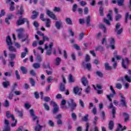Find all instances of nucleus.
<instances>
[{
	"mask_svg": "<svg viewBox=\"0 0 131 131\" xmlns=\"http://www.w3.org/2000/svg\"><path fill=\"white\" fill-rule=\"evenodd\" d=\"M6 42L8 46H9L8 49L10 52H12L14 53H16L17 52V49H16V48L12 46L13 45V42H12V39L11 38V37L10 36H8L7 37Z\"/></svg>",
	"mask_w": 131,
	"mask_h": 131,
	"instance_id": "nucleus-2",
	"label": "nucleus"
},
{
	"mask_svg": "<svg viewBox=\"0 0 131 131\" xmlns=\"http://www.w3.org/2000/svg\"><path fill=\"white\" fill-rule=\"evenodd\" d=\"M62 25V21L61 20L57 21L55 23V27L57 29H60L61 28V26Z\"/></svg>",
	"mask_w": 131,
	"mask_h": 131,
	"instance_id": "nucleus-19",
	"label": "nucleus"
},
{
	"mask_svg": "<svg viewBox=\"0 0 131 131\" xmlns=\"http://www.w3.org/2000/svg\"><path fill=\"white\" fill-rule=\"evenodd\" d=\"M15 112H17V113H18V116L19 117H23V112L20 111L18 110V109L16 108L15 110Z\"/></svg>",
	"mask_w": 131,
	"mask_h": 131,
	"instance_id": "nucleus-36",
	"label": "nucleus"
},
{
	"mask_svg": "<svg viewBox=\"0 0 131 131\" xmlns=\"http://www.w3.org/2000/svg\"><path fill=\"white\" fill-rule=\"evenodd\" d=\"M68 105L69 107L70 108V112H73L75 109H76V107H77V103L74 102V99L71 98L70 100H68Z\"/></svg>",
	"mask_w": 131,
	"mask_h": 131,
	"instance_id": "nucleus-4",
	"label": "nucleus"
},
{
	"mask_svg": "<svg viewBox=\"0 0 131 131\" xmlns=\"http://www.w3.org/2000/svg\"><path fill=\"white\" fill-rule=\"evenodd\" d=\"M120 107H125V108L127 107V102L125 98L121 99L120 100Z\"/></svg>",
	"mask_w": 131,
	"mask_h": 131,
	"instance_id": "nucleus-11",
	"label": "nucleus"
},
{
	"mask_svg": "<svg viewBox=\"0 0 131 131\" xmlns=\"http://www.w3.org/2000/svg\"><path fill=\"white\" fill-rule=\"evenodd\" d=\"M46 27L47 28H50L51 27V19L50 18H46Z\"/></svg>",
	"mask_w": 131,
	"mask_h": 131,
	"instance_id": "nucleus-21",
	"label": "nucleus"
},
{
	"mask_svg": "<svg viewBox=\"0 0 131 131\" xmlns=\"http://www.w3.org/2000/svg\"><path fill=\"white\" fill-rule=\"evenodd\" d=\"M33 67L35 69H38V68H40V64L38 63H34L33 64Z\"/></svg>",
	"mask_w": 131,
	"mask_h": 131,
	"instance_id": "nucleus-40",
	"label": "nucleus"
},
{
	"mask_svg": "<svg viewBox=\"0 0 131 131\" xmlns=\"http://www.w3.org/2000/svg\"><path fill=\"white\" fill-rule=\"evenodd\" d=\"M17 31L18 32L17 37L19 39L20 38H23V36H24V35L23 34V29H19L17 30Z\"/></svg>",
	"mask_w": 131,
	"mask_h": 131,
	"instance_id": "nucleus-12",
	"label": "nucleus"
},
{
	"mask_svg": "<svg viewBox=\"0 0 131 131\" xmlns=\"http://www.w3.org/2000/svg\"><path fill=\"white\" fill-rule=\"evenodd\" d=\"M15 5V3L11 2L10 4V6L9 7V10L11 11V12H13L15 11V7L14 6Z\"/></svg>",
	"mask_w": 131,
	"mask_h": 131,
	"instance_id": "nucleus-22",
	"label": "nucleus"
},
{
	"mask_svg": "<svg viewBox=\"0 0 131 131\" xmlns=\"http://www.w3.org/2000/svg\"><path fill=\"white\" fill-rule=\"evenodd\" d=\"M8 19H9V20H12V19H13V18H14V14H13L12 13H9L8 14H7V17Z\"/></svg>",
	"mask_w": 131,
	"mask_h": 131,
	"instance_id": "nucleus-47",
	"label": "nucleus"
},
{
	"mask_svg": "<svg viewBox=\"0 0 131 131\" xmlns=\"http://www.w3.org/2000/svg\"><path fill=\"white\" fill-rule=\"evenodd\" d=\"M4 106L5 107H6V108L10 106V102H9V101H8V100H5Z\"/></svg>",
	"mask_w": 131,
	"mask_h": 131,
	"instance_id": "nucleus-59",
	"label": "nucleus"
},
{
	"mask_svg": "<svg viewBox=\"0 0 131 131\" xmlns=\"http://www.w3.org/2000/svg\"><path fill=\"white\" fill-rule=\"evenodd\" d=\"M96 75H97V76H99V77L102 78L104 76V75L103 74V73H102V72L99 71H96Z\"/></svg>",
	"mask_w": 131,
	"mask_h": 131,
	"instance_id": "nucleus-44",
	"label": "nucleus"
},
{
	"mask_svg": "<svg viewBox=\"0 0 131 131\" xmlns=\"http://www.w3.org/2000/svg\"><path fill=\"white\" fill-rule=\"evenodd\" d=\"M125 79L128 81V82H131L130 77H128L127 75L125 76Z\"/></svg>",
	"mask_w": 131,
	"mask_h": 131,
	"instance_id": "nucleus-58",
	"label": "nucleus"
},
{
	"mask_svg": "<svg viewBox=\"0 0 131 131\" xmlns=\"http://www.w3.org/2000/svg\"><path fill=\"white\" fill-rule=\"evenodd\" d=\"M25 52H22L21 53V58L23 59V58H25L26 57V55L28 54V49L27 48H25L24 49Z\"/></svg>",
	"mask_w": 131,
	"mask_h": 131,
	"instance_id": "nucleus-15",
	"label": "nucleus"
},
{
	"mask_svg": "<svg viewBox=\"0 0 131 131\" xmlns=\"http://www.w3.org/2000/svg\"><path fill=\"white\" fill-rule=\"evenodd\" d=\"M15 74L16 75V79L18 80H20V75H19V72L18 71V70H16L15 71Z\"/></svg>",
	"mask_w": 131,
	"mask_h": 131,
	"instance_id": "nucleus-45",
	"label": "nucleus"
},
{
	"mask_svg": "<svg viewBox=\"0 0 131 131\" xmlns=\"http://www.w3.org/2000/svg\"><path fill=\"white\" fill-rule=\"evenodd\" d=\"M10 126H5L3 131H10Z\"/></svg>",
	"mask_w": 131,
	"mask_h": 131,
	"instance_id": "nucleus-64",
	"label": "nucleus"
},
{
	"mask_svg": "<svg viewBox=\"0 0 131 131\" xmlns=\"http://www.w3.org/2000/svg\"><path fill=\"white\" fill-rule=\"evenodd\" d=\"M86 68L88 70H90L92 68V64L90 63H86Z\"/></svg>",
	"mask_w": 131,
	"mask_h": 131,
	"instance_id": "nucleus-61",
	"label": "nucleus"
},
{
	"mask_svg": "<svg viewBox=\"0 0 131 131\" xmlns=\"http://www.w3.org/2000/svg\"><path fill=\"white\" fill-rule=\"evenodd\" d=\"M6 15V12H5L4 10H2L0 13V18L5 16Z\"/></svg>",
	"mask_w": 131,
	"mask_h": 131,
	"instance_id": "nucleus-57",
	"label": "nucleus"
},
{
	"mask_svg": "<svg viewBox=\"0 0 131 131\" xmlns=\"http://www.w3.org/2000/svg\"><path fill=\"white\" fill-rule=\"evenodd\" d=\"M104 67L106 71L111 70V69H112V67L109 66V63L107 62L104 63Z\"/></svg>",
	"mask_w": 131,
	"mask_h": 131,
	"instance_id": "nucleus-30",
	"label": "nucleus"
},
{
	"mask_svg": "<svg viewBox=\"0 0 131 131\" xmlns=\"http://www.w3.org/2000/svg\"><path fill=\"white\" fill-rule=\"evenodd\" d=\"M74 81H75V80H74V78H73V76L70 74L69 76V82L72 83L74 82Z\"/></svg>",
	"mask_w": 131,
	"mask_h": 131,
	"instance_id": "nucleus-25",
	"label": "nucleus"
},
{
	"mask_svg": "<svg viewBox=\"0 0 131 131\" xmlns=\"http://www.w3.org/2000/svg\"><path fill=\"white\" fill-rule=\"evenodd\" d=\"M61 118H62V114H61L57 115L55 117V119H57V120L61 119Z\"/></svg>",
	"mask_w": 131,
	"mask_h": 131,
	"instance_id": "nucleus-62",
	"label": "nucleus"
},
{
	"mask_svg": "<svg viewBox=\"0 0 131 131\" xmlns=\"http://www.w3.org/2000/svg\"><path fill=\"white\" fill-rule=\"evenodd\" d=\"M76 9H77V4H74L73 6L72 11L75 13V12H76Z\"/></svg>",
	"mask_w": 131,
	"mask_h": 131,
	"instance_id": "nucleus-50",
	"label": "nucleus"
},
{
	"mask_svg": "<svg viewBox=\"0 0 131 131\" xmlns=\"http://www.w3.org/2000/svg\"><path fill=\"white\" fill-rule=\"evenodd\" d=\"M130 61L128 58H126L125 59H122V67L124 69H127V66L129 64Z\"/></svg>",
	"mask_w": 131,
	"mask_h": 131,
	"instance_id": "nucleus-7",
	"label": "nucleus"
},
{
	"mask_svg": "<svg viewBox=\"0 0 131 131\" xmlns=\"http://www.w3.org/2000/svg\"><path fill=\"white\" fill-rule=\"evenodd\" d=\"M42 67L43 68H45V69H51V64H50V62H48L47 66L46 65V63H45V62L43 63Z\"/></svg>",
	"mask_w": 131,
	"mask_h": 131,
	"instance_id": "nucleus-29",
	"label": "nucleus"
},
{
	"mask_svg": "<svg viewBox=\"0 0 131 131\" xmlns=\"http://www.w3.org/2000/svg\"><path fill=\"white\" fill-rule=\"evenodd\" d=\"M65 90H66V88H65V84L60 83L59 86V91L60 92H65Z\"/></svg>",
	"mask_w": 131,
	"mask_h": 131,
	"instance_id": "nucleus-18",
	"label": "nucleus"
},
{
	"mask_svg": "<svg viewBox=\"0 0 131 131\" xmlns=\"http://www.w3.org/2000/svg\"><path fill=\"white\" fill-rule=\"evenodd\" d=\"M107 18L110 20V21H112L113 18H112V15L111 14V13H108L107 15Z\"/></svg>",
	"mask_w": 131,
	"mask_h": 131,
	"instance_id": "nucleus-60",
	"label": "nucleus"
},
{
	"mask_svg": "<svg viewBox=\"0 0 131 131\" xmlns=\"http://www.w3.org/2000/svg\"><path fill=\"white\" fill-rule=\"evenodd\" d=\"M32 13L35 14L32 15L31 16V19H32L33 20H34V19H36V18H37V16H38V12L35 11H33L32 12Z\"/></svg>",
	"mask_w": 131,
	"mask_h": 131,
	"instance_id": "nucleus-20",
	"label": "nucleus"
},
{
	"mask_svg": "<svg viewBox=\"0 0 131 131\" xmlns=\"http://www.w3.org/2000/svg\"><path fill=\"white\" fill-rule=\"evenodd\" d=\"M55 65L56 66H59L60 65V63H61V59L60 57H57L55 60Z\"/></svg>",
	"mask_w": 131,
	"mask_h": 131,
	"instance_id": "nucleus-27",
	"label": "nucleus"
},
{
	"mask_svg": "<svg viewBox=\"0 0 131 131\" xmlns=\"http://www.w3.org/2000/svg\"><path fill=\"white\" fill-rule=\"evenodd\" d=\"M43 105L45 109L47 111H49V110H50V106L48 105V104L43 103Z\"/></svg>",
	"mask_w": 131,
	"mask_h": 131,
	"instance_id": "nucleus-55",
	"label": "nucleus"
},
{
	"mask_svg": "<svg viewBox=\"0 0 131 131\" xmlns=\"http://www.w3.org/2000/svg\"><path fill=\"white\" fill-rule=\"evenodd\" d=\"M3 84L4 88H8V86H9V85H10V82L8 81H4L3 82Z\"/></svg>",
	"mask_w": 131,
	"mask_h": 131,
	"instance_id": "nucleus-39",
	"label": "nucleus"
},
{
	"mask_svg": "<svg viewBox=\"0 0 131 131\" xmlns=\"http://www.w3.org/2000/svg\"><path fill=\"white\" fill-rule=\"evenodd\" d=\"M116 89H118V90H120L121 89H122V85L120 83H117L116 84Z\"/></svg>",
	"mask_w": 131,
	"mask_h": 131,
	"instance_id": "nucleus-53",
	"label": "nucleus"
},
{
	"mask_svg": "<svg viewBox=\"0 0 131 131\" xmlns=\"http://www.w3.org/2000/svg\"><path fill=\"white\" fill-rule=\"evenodd\" d=\"M40 19L43 22H45L47 18H45V14L43 13H41L40 15Z\"/></svg>",
	"mask_w": 131,
	"mask_h": 131,
	"instance_id": "nucleus-41",
	"label": "nucleus"
},
{
	"mask_svg": "<svg viewBox=\"0 0 131 131\" xmlns=\"http://www.w3.org/2000/svg\"><path fill=\"white\" fill-rule=\"evenodd\" d=\"M84 35H85V33L82 32V33H80L79 38V40H82V38H83V36H84Z\"/></svg>",
	"mask_w": 131,
	"mask_h": 131,
	"instance_id": "nucleus-51",
	"label": "nucleus"
},
{
	"mask_svg": "<svg viewBox=\"0 0 131 131\" xmlns=\"http://www.w3.org/2000/svg\"><path fill=\"white\" fill-rule=\"evenodd\" d=\"M12 116V115L10 114V111H7L6 112V117L7 118H10V117Z\"/></svg>",
	"mask_w": 131,
	"mask_h": 131,
	"instance_id": "nucleus-63",
	"label": "nucleus"
},
{
	"mask_svg": "<svg viewBox=\"0 0 131 131\" xmlns=\"http://www.w3.org/2000/svg\"><path fill=\"white\" fill-rule=\"evenodd\" d=\"M20 70L23 72V74H27V69L25 67H21Z\"/></svg>",
	"mask_w": 131,
	"mask_h": 131,
	"instance_id": "nucleus-31",
	"label": "nucleus"
},
{
	"mask_svg": "<svg viewBox=\"0 0 131 131\" xmlns=\"http://www.w3.org/2000/svg\"><path fill=\"white\" fill-rule=\"evenodd\" d=\"M99 14H100V16H101V17H103L104 16V7L101 6L99 8Z\"/></svg>",
	"mask_w": 131,
	"mask_h": 131,
	"instance_id": "nucleus-24",
	"label": "nucleus"
},
{
	"mask_svg": "<svg viewBox=\"0 0 131 131\" xmlns=\"http://www.w3.org/2000/svg\"><path fill=\"white\" fill-rule=\"evenodd\" d=\"M9 56L11 61H13L15 59V58H16V54L14 53L10 54Z\"/></svg>",
	"mask_w": 131,
	"mask_h": 131,
	"instance_id": "nucleus-33",
	"label": "nucleus"
},
{
	"mask_svg": "<svg viewBox=\"0 0 131 131\" xmlns=\"http://www.w3.org/2000/svg\"><path fill=\"white\" fill-rule=\"evenodd\" d=\"M121 25L120 24H119V23H118L116 24V27L115 28V32H117V34H118V35H120V34H121L123 31V29L122 28L121 29H119V28H120ZM118 29H119L118 30Z\"/></svg>",
	"mask_w": 131,
	"mask_h": 131,
	"instance_id": "nucleus-6",
	"label": "nucleus"
},
{
	"mask_svg": "<svg viewBox=\"0 0 131 131\" xmlns=\"http://www.w3.org/2000/svg\"><path fill=\"white\" fill-rule=\"evenodd\" d=\"M96 51H100V52H103L104 51V48L102 46H99L95 48Z\"/></svg>",
	"mask_w": 131,
	"mask_h": 131,
	"instance_id": "nucleus-38",
	"label": "nucleus"
},
{
	"mask_svg": "<svg viewBox=\"0 0 131 131\" xmlns=\"http://www.w3.org/2000/svg\"><path fill=\"white\" fill-rule=\"evenodd\" d=\"M108 40L110 45H115V39H114V38L111 37Z\"/></svg>",
	"mask_w": 131,
	"mask_h": 131,
	"instance_id": "nucleus-42",
	"label": "nucleus"
},
{
	"mask_svg": "<svg viewBox=\"0 0 131 131\" xmlns=\"http://www.w3.org/2000/svg\"><path fill=\"white\" fill-rule=\"evenodd\" d=\"M24 13V9H23V6L21 5L20 7V10L16 11V15H20L19 19L17 20V26H20L25 24L26 23L27 26H29V20L26 18H23L22 15Z\"/></svg>",
	"mask_w": 131,
	"mask_h": 131,
	"instance_id": "nucleus-1",
	"label": "nucleus"
},
{
	"mask_svg": "<svg viewBox=\"0 0 131 131\" xmlns=\"http://www.w3.org/2000/svg\"><path fill=\"white\" fill-rule=\"evenodd\" d=\"M53 46H54V43L53 42H51L49 46H48V45L47 44L45 45V50H47L46 52V55L47 56H51L52 55Z\"/></svg>",
	"mask_w": 131,
	"mask_h": 131,
	"instance_id": "nucleus-5",
	"label": "nucleus"
},
{
	"mask_svg": "<svg viewBox=\"0 0 131 131\" xmlns=\"http://www.w3.org/2000/svg\"><path fill=\"white\" fill-rule=\"evenodd\" d=\"M87 26H91V16L88 15L86 19Z\"/></svg>",
	"mask_w": 131,
	"mask_h": 131,
	"instance_id": "nucleus-26",
	"label": "nucleus"
},
{
	"mask_svg": "<svg viewBox=\"0 0 131 131\" xmlns=\"http://www.w3.org/2000/svg\"><path fill=\"white\" fill-rule=\"evenodd\" d=\"M124 4V0H118L117 2L118 6H119L120 7H121L123 6Z\"/></svg>",
	"mask_w": 131,
	"mask_h": 131,
	"instance_id": "nucleus-35",
	"label": "nucleus"
},
{
	"mask_svg": "<svg viewBox=\"0 0 131 131\" xmlns=\"http://www.w3.org/2000/svg\"><path fill=\"white\" fill-rule=\"evenodd\" d=\"M65 21L67 25H73V23H72V20H71V18L69 17H66Z\"/></svg>",
	"mask_w": 131,
	"mask_h": 131,
	"instance_id": "nucleus-16",
	"label": "nucleus"
},
{
	"mask_svg": "<svg viewBox=\"0 0 131 131\" xmlns=\"http://www.w3.org/2000/svg\"><path fill=\"white\" fill-rule=\"evenodd\" d=\"M36 60L37 62H38V63H40V62L42 61V59H41V56H40V55L39 54L37 55Z\"/></svg>",
	"mask_w": 131,
	"mask_h": 131,
	"instance_id": "nucleus-43",
	"label": "nucleus"
},
{
	"mask_svg": "<svg viewBox=\"0 0 131 131\" xmlns=\"http://www.w3.org/2000/svg\"><path fill=\"white\" fill-rule=\"evenodd\" d=\"M107 127L110 130H112L114 128V121L113 120L110 121L108 123V126Z\"/></svg>",
	"mask_w": 131,
	"mask_h": 131,
	"instance_id": "nucleus-14",
	"label": "nucleus"
},
{
	"mask_svg": "<svg viewBox=\"0 0 131 131\" xmlns=\"http://www.w3.org/2000/svg\"><path fill=\"white\" fill-rule=\"evenodd\" d=\"M71 117L74 121H75L76 119H77V116H76V114H75V113H72Z\"/></svg>",
	"mask_w": 131,
	"mask_h": 131,
	"instance_id": "nucleus-48",
	"label": "nucleus"
},
{
	"mask_svg": "<svg viewBox=\"0 0 131 131\" xmlns=\"http://www.w3.org/2000/svg\"><path fill=\"white\" fill-rule=\"evenodd\" d=\"M48 124H49V125H50V126H51L52 127H54V126H55V124L54 123V122H53V121L51 120L48 121Z\"/></svg>",
	"mask_w": 131,
	"mask_h": 131,
	"instance_id": "nucleus-56",
	"label": "nucleus"
},
{
	"mask_svg": "<svg viewBox=\"0 0 131 131\" xmlns=\"http://www.w3.org/2000/svg\"><path fill=\"white\" fill-rule=\"evenodd\" d=\"M82 89L80 88L78 86H75L74 88V93L75 95H78V96H81V92Z\"/></svg>",
	"mask_w": 131,
	"mask_h": 131,
	"instance_id": "nucleus-10",
	"label": "nucleus"
},
{
	"mask_svg": "<svg viewBox=\"0 0 131 131\" xmlns=\"http://www.w3.org/2000/svg\"><path fill=\"white\" fill-rule=\"evenodd\" d=\"M41 129H42V126H41L40 125H38L36 126L35 127V131H40V130H41Z\"/></svg>",
	"mask_w": 131,
	"mask_h": 131,
	"instance_id": "nucleus-32",
	"label": "nucleus"
},
{
	"mask_svg": "<svg viewBox=\"0 0 131 131\" xmlns=\"http://www.w3.org/2000/svg\"><path fill=\"white\" fill-rule=\"evenodd\" d=\"M13 96L14 92H10L8 96V98L9 99V100H12V99H13Z\"/></svg>",
	"mask_w": 131,
	"mask_h": 131,
	"instance_id": "nucleus-54",
	"label": "nucleus"
},
{
	"mask_svg": "<svg viewBox=\"0 0 131 131\" xmlns=\"http://www.w3.org/2000/svg\"><path fill=\"white\" fill-rule=\"evenodd\" d=\"M51 104H53V114H56V113H58L59 112V106L56 102H54V101L52 100L51 101Z\"/></svg>",
	"mask_w": 131,
	"mask_h": 131,
	"instance_id": "nucleus-8",
	"label": "nucleus"
},
{
	"mask_svg": "<svg viewBox=\"0 0 131 131\" xmlns=\"http://www.w3.org/2000/svg\"><path fill=\"white\" fill-rule=\"evenodd\" d=\"M46 14L47 16L50 17V18H51L53 20H57V17H56V15L54 14V13L49 10H47L46 11Z\"/></svg>",
	"mask_w": 131,
	"mask_h": 131,
	"instance_id": "nucleus-9",
	"label": "nucleus"
},
{
	"mask_svg": "<svg viewBox=\"0 0 131 131\" xmlns=\"http://www.w3.org/2000/svg\"><path fill=\"white\" fill-rule=\"evenodd\" d=\"M30 84H31L32 86H35V81H34V79L32 78H29Z\"/></svg>",
	"mask_w": 131,
	"mask_h": 131,
	"instance_id": "nucleus-34",
	"label": "nucleus"
},
{
	"mask_svg": "<svg viewBox=\"0 0 131 131\" xmlns=\"http://www.w3.org/2000/svg\"><path fill=\"white\" fill-rule=\"evenodd\" d=\"M118 127H119L120 128V131H123L126 129V126H124V127H122V125L121 124H118Z\"/></svg>",
	"mask_w": 131,
	"mask_h": 131,
	"instance_id": "nucleus-37",
	"label": "nucleus"
},
{
	"mask_svg": "<svg viewBox=\"0 0 131 131\" xmlns=\"http://www.w3.org/2000/svg\"><path fill=\"white\" fill-rule=\"evenodd\" d=\"M122 17V16H121V14H117V15L115 16V19L116 21H119L120 19H121Z\"/></svg>",
	"mask_w": 131,
	"mask_h": 131,
	"instance_id": "nucleus-46",
	"label": "nucleus"
},
{
	"mask_svg": "<svg viewBox=\"0 0 131 131\" xmlns=\"http://www.w3.org/2000/svg\"><path fill=\"white\" fill-rule=\"evenodd\" d=\"M79 103L80 106H81L82 108H84V107H85L84 103L83 102L82 100L79 99Z\"/></svg>",
	"mask_w": 131,
	"mask_h": 131,
	"instance_id": "nucleus-52",
	"label": "nucleus"
},
{
	"mask_svg": "<svg viewBox=\"0 0 131 131\" xmlns=\"http://www.w3.org/2000/svg\"><path fill=\"white\" fill-rule=\"evenodd\" d=\"M30 114L31 116L33 117V121H35V120H36V119L38 118V117L36 116L34 114V111L33 110V109H31L30 110Z\"/></svg>",
	"mask_w": 131,
	"mask_h": 131,
	"instance_id": "nucleus-13",
	"label": "nucleus"
},
{
	"mask_svg": "<svg viewBox=\"0 0 131 131\" xmlns=\"http://www.w3.org/2000/svg\"><path fill=\"white\" fill-rule=\"evenodd\" d=\"M123 116H124V122H127L129 120V115L126 113H123Z\"/></svg>",
	"mask_w": 131,
	"mask_h": 131,
	"instance_id": "nucleus-17",
	"label": "nucleus"
},
{
	"mask_svg": "<svg viewBox=\"0 0 131 131\" xmlns=\"http://www.w3.org/2000/svg\"><path fill=\"white\" fill-rule=\"evenodd\" d=\"M83 121H88L89 120V115H85L83 118H82Z\"/></svg>",
	"mask_w": 131,
	"mask_h": 131,
	"instance_id": "nucleus-49",
	"label": "nucleus"
},
{
	"mask_svg": "<svg viewBox=\"0 0 131 131\" xmlns=\"http://www.w3.org/2000/svg\"><path fill=\"white\" fill-rule=\"evenodd\" d=\"M116 95V94L113 93H111L109 95H106V97L110 102H112V99H111V98H113Z\"/></svg>",
	"mask_w": 131,
	"mask_h": 131,
	"instance_id": "nucleus-23",
	"label": "nucleus"
},
{
	"mask_svg": "<svg viewBox=\"0 0 131 131\" xmlns=\"http://www.w3.org/2000/svg\"><path fill=\"white\" fill-rule=\"evenodd\" d=\"M128 18L131 19V15H129V12H126L125 15V23H127V19H128Z\"/></svg>",
	"mask_w": 131,
	"mask_h": 131,
	"instance_id": "nucleus-28",
	"label": "nucleus"
},
{
	"mask_svg": "<svg viewBox=\"0 0 131 131\" xmlns=\"http://www.w3.org/2000/svg\"><path fill=\"white\" fill-rule=\"evenodd\" d=\"M81 80L83 85H84V86H87L85 90V94H90V91H91V86L89 85V81H88V78L82 77L81 78Z\"/></svg>",
	"mask_w": 131,
	"mask_h": 131,
	"instance_id": "nucleus-3",
	"label": "nucleus"
}]
</instances>
